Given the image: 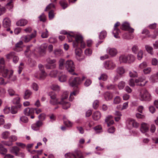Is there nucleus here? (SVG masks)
I'll list each match as a JSON object with an SVG mask.
<instances>
[{
    "mask_svg": "<svg viewBox=\"0 0 158 158\" xmlns=\"http://www.w3.org/2000/svg\"><path fill=\"white\" fill-rule=\"evenodd\" d=\"M73 37L75 38V41L73 42V46L74 47H78L79 44H80L81 47L83 48H85V44L84 42L83 39V37L80 34H74L73 36L69 34L67 35V37L68 39H71Z\"/></svg>",
    "mask_w": 158,
    "mask_h": 158,
    "instance_id": "f257e3e1",
    "label": "nucleus"
},
{
    "mask_svg": "<svg viewBox=\"0 0 158 158\" xmlns=\"http://www.w3.org/2000/svg\"><path fill=\"white\" fill-rule=\"evenodd\" d=\"M0 72L3 77L11 81H14L16 80L15 76H13V71L12 70H9L4 66H0Z\"/></svg>",
    "mask_w": 158,
    "mask_h": 158,
    "instance_id": "f03ea898",
    "label": "nucleus"
},
{
    "mask_svg": "<svg viewBox=\"0 0 158 158\" xmlns=\"http://www.w3.org/2000/svg\"><path fill=\"white\" fill-rule=\"evenodd\" d=\"M50 96L49 103L52 106H55L58 104H61L62 105V108L64 109H66V108L65 106V104L62 103L63 98L61 99L60 100L57 97L56 94H49Z\"/></svg>",
    "mask_w": 158,
    "mask_h": 158,
    "instance_id": "7ed1b4c3",
    "label": "nucleus"
},
{
    "mask_svg": "<svg viewBox=\"0 0 158 158\" xmlns=\"http://www.w3.org/2000/svg\"><path fill=\"white\" fill-rule=\"evenodd\" d=\"M139 98L142 101H149L152 99L151 94L145 89H142L139 92Z\"/></svg>",
    "mask_w": 158,
    "mask_h": 158,
    "instance_id": "20e7f679",
    "label": "nucleus"
},
{
    "mask_svg": "<svg viewBox=\"0 0 158 158\" xmlns=\"http://www.w3.org/2000/svg\"><path fill=\"white\" fill-rule=\"evenodd\" d=\"M65 66L68 72L73 75H76V74L73 73L75 68L73 62L71 60H67L65 63Z\"/></svg>",
    "mask_w": 158,
    "mask_h": 158,
    "instance_id": "39448f33",
    "label": "nucleus"
},
{
    "mask_svg": "<svg viewBox=\"0 0 158 158\" xmlns=\"http://www.w3.org/2000/svg\"><path fill=\"white\" fill-rule=\"evenodd\" d=\"M104 67L106 69L112 70L116 66L115 62L112 60H108L103 63Z\"/></svg>",
    "mask_w": 158,
    "mask_h": 158,
    "instance_id": "423d86ee",
    "label": "nucleus"
},
{
    "mask_svg": "<svg viewBox=\"0 0 158 158\" xmlns=\"http://www.w3.org/2000/svg\"><path fill=\"white\" fill-rule=\"evenodd\" d=\"M36 35V31H34V32L31 35H24L22 37V40L26 43L30 41L31 39L35 37Z\"/></svg>",
    "mask_w": 158,
    "mask_h": 158,
    "instance_id": "0eeeda50",
    "label": "nucleus"
},
{
    "mask_svg": "<svg viewBox=\"0 0 158 158\" xmlns=\"http://www.w3.org/2000/svg\"><path fill=\"white\" fill-rule=\"evenodd\" d=\"M85 78L84 77H82V80L79 77H76L72 81H69V85L72 87H76L77 85L80 84L82 81H83Z\"/></svg>",
    "mask_w": 158,
    "mask_h": 158,
    "instance_id": "6e6552de",
    "label": "nucleus"
},
{
    "mask_svg": "<svg viewBox=\"0 0 158 158\" xmlns=\"http://www.w3.org/2000/svg\"><path fill=\"white\" fill-rule=\"evenodd\" d=\"M145 78L144 77H140L138 78L135 80L136 85L140 86H143L147 83V81H145Z\"/></svg>",
    "mask_w": 158,
    "mask_h": 158,
    "instance_id": "1a4fd4ad",
    "label": "nucleus"
},
{
    "mask_svg": "<svg viewBox=\"0 0 158 158\" xmlns=\"http://www.w3.org/2000/svg\"><path fill=\"white\" fill-rule=\"evenodd\" d=\"M68 96V92L67 91L64 92L62 95L61 96V99L63 98L62 101V103L64 104H65V106L66 108V109L69 108L70 106V103L68 102L65 101L64 100L67 99Z\"/></svg>",
    "mask_w": 158,
    "mask_h": 158,
    "instance_id": "9d476101",
    "label": "nucleus"
},
{
    "mask_svg": "<svg viewBox=\"0 0 158 158\" xmlns=\"http://www.w3.org/2000/svg\"><path fill=\"white\" fill-rule=\"evenodd\" d=\"M120 24V23L118 22L114 25V30L113 31V33L114 35V37L116 38H119L118 34L120 33V31L119 30L118 28L117 27L119 26Z\"/></svg>",
    "mask_w": 158,
    "mask_h": 158,
    "instance_id": "9b49d317",
    "label": "nucleus"
},
{
    "mask_svg": "<svg viewBox=\"0 0 158 158\" xmlns=\"http://www.w3.org/2000/svg\"><path fill=\"white\" fill-rule=\"evenodd\" d=\"M11 25V21L9 18H5L3 21V26L5 28H7L6 31H9L10 29L9 28Z\"/></svg>",
    "mask_w": 158,
    "mask_h": 158,
    "instance_id": "f8f14e48",
    "label": "nucleus"
},
{
    "mask_svg": "<svg viewBox=\"0 0 158 158\" xmlns=\"http://www.w3.org/2000/svg\"><path fill=\"white\" fill-rule=\"evenodd\" d=\"M128 126L130 128L132 127L137 128L139 125L138 123L136 122L135 120L132 119H129L128 121Z\"/></svg>",
    "mask_w": 158,
    "mask_h": 158,
    "instance_id": "ddd939ff",
    "label": "nucleus"
},
{
    "mask_svg": "<svg viewBox=\"0 0 158 158\" xmlns=\"http://www.w3.org/2000/svg\"><path fill=\"white\" fill-rule=\"evenodd\" d=\"M46 76L47 73L45 71L40 72V73L37 72L34 74V77L40 80L44 79Z\"/></svg>",
    "mask_w": 158,
    "mask_h": 158,
    "instance_id": "4468645a",
    "label": "nucleus"
},
{
    "mask_svg": "<svg viewBox=\"0 0 158 158\" xmlns=\"http://www.w3.org/2000/svg\"><path fill=\"white\" fill-rule=\"evenodd\" d=\"M140 130L143 133L147 132L149 131V125L145 123H142L141 125Z\"/></svg>",
    "mask_w": 158,
    "mask_h": 158,
    "instance_id": "2eb2a0df",
    "label": "nucleus"
},
{
    "mask_svg": "<svg viewBox=\"0 0 158 158\" xmlns=\"http://www.w3.org/2000/svg\"><path fill=\"white\" fill-rule=\"evenodd\" d=\"M106 52L111 56H115L117 54L118 52L116 49L114 48H108L106 49Z\"/></svg>",
    "mask_w": 158,
    "mask_h": 158,
    "instance_id": "dca6fc26",
    "label": "nucleus"
},
{
    "mask_svg": "<svg viewBox=\"0 0 158 158\" xmlns=\"http://www.w3.org/2000/svg\"><path fill=\"white\" fill-rule=\"evenodd\" d=\"M35 109L33 108H29L28 107L26 108L24 111V114L27 116H29L32 114L34 112Z\"/></svg>",
    "mask_w": 158,
    "mask_h": 158,
    "instance_id": "f3484780",
    "label": "nucleus"
},
{
    "mask_svg": "<svg viewBox=\"0 0 158 158\" xmlns=\"http://www.w3.org/2000/svg\"><path fill=\"white\" fill-rule=\"evenodd\" d=\"M81 152H78L74 154L72 153H66L65 155L66 158H76V155H77V156H79L80 155Z\"/></svg>",
    "mask_w": 158,
    "mask_h": 158,
    "instance_id": "a211bd4d",
    "label": "nucleus"
},
{
    "mask_svg": "<svg viewBox=\"0 0 158 158\" xmlns=\"http://www.w3.org/2000/svg\"><path fill=\"white\" fill-rule=\"evenodd\" d=\"M19 151V148L16 146L12 147L10 149V152L13 154H15V156L18 155V154Z\"/></svg>",
    "mask_w": 158,
    "mask_h": 158,
    "instance_id": "6ab92c4d",
    "label": "nucleus"
},
{
    "mask_svg": "<svg viewBox=\"0 0 158 158\" xmlns=\"http://www.w3.org/2000/svg\"><path fill=\"white\" fill-rule=\"evenodd\" d=\"M117 73L120 76H122L125 72V69L123 67H119L116 69Z\"/></svg>",
    "mask_w": 158,
    "mask_h": 158,
    "instance_id": "aec40b11",
    "label": "nucleus"
},
{
    "mask_svg": "<svg viewBox=\"0 0 158 158\" xmlns=\"http://www.w3.org/2000/svg\"><path fill=\"white\" fill-rule=\"evenodd\" d=\"M28 23L27 20L24 19H21L16 23V25L19 26H23L26 25Z\"/></svg>",
    "mask_w": 158,
    "mask_h": 158,
    "instance_id": "412c9836",
    "label": "nucleus"
},
{
    "mask_svg": "<svg viewBox=\"0 0 158 158\" xmlns=\"http://www.w3.org/2000/svg\"><path fill=\"white\" fill-rule=\"evenodd\" d=\"M22 105L19 104L17 106H13L11 107V112L12 114H15L17 113L18 111V108H20L22 107Z\"/></svg>",
    "mask_w": 158,
    "mask_h": 158,
    "instance_id": "4be33fe9",
    "label": "nucleus"
},
{
    "mask_svg": "<svg viewBox=\"0 0 158 158\" xmlns=\"http://www.w3.org/2000/svg\"><path fill=\"white\" fill-rule=\"evenodd\" d=\"M10 132L8 131H5L3 132L1 135V138L3 139H8L10 135Z\"/></svg>",
    "mask_w": 158,
    "mask_h": 158,
    "instance_id": "5701e85b",
    "label": "nucleus"
},
{
    "mask_svg": "<svg viewBox=\"0 0 158 158\" xmlns=\"http://www.w3.org/2000/svg\"><path fill=\"white\" fill-rule=\"evenodd\" d=\"M101 116L100 113L98 111L95 112L93 115V118L95 120H98L100 118Z\"/></svg>",
    "mask_w": 158,
    "mask_h": 158,
    "instance_id": "b1692460",
    "label": "nucleus"
},
{
    "mask_svg": "<svg viewBox=\"0 0 158 158\" xmlns=\"http://www.w3.org/2000/svg\"><path fill=\"white\" fill-rule=\"evenodd\" d=\"M127 55H122L119 57V60L120 63H127Z\"/></svg>",
    "mask_w": 158,
    "mask_h": 158,
    "instance_id": "393cba45",
    "label": "nucleus"
},
{
    "mask_svg": "<svg viewBox=\"0 0 158 158\" xmlns=\"http://www.w3.org/2000/svg\"><path fill=\"white\" fill-rule=\"evenodd\" d=\"M104 97L106 101L111 100L113 97L112 94L109 92H106L104 94Z\"/></svg>",
    "mask_w": 158,
    "mask_h": 158,
    "instance_id": "a878e982",
    "label": "nucleus"
},
{
    "mask_svg": "<svg viewBox=\"0 0 158 158\" xmlns=\"http://www.w3.org/2000/svg\"><path fill=\"white\" fill-rule=\"evenodd\" d=\"M127 63H131L133 62L135 59V57L132 54H129L127 55Z\"/></svg>",
    "mask_w": 158,
    "mask_h": 158,
    "instance_id": "bb28decb",
    "label": "nucleus"
},
{
    "mask_svg": "<svg viewBox=\"0 0 158 158\" xmlns=\"http://www.w3.org/2000/svg\"><path fill=\"white\" fill-rule=\"evenodd\" d=\"M47 46V45L45 44H43L41 45L39 48V51L40 53H45Z\"/></svg>",
    "mask_w": 158,
    "mask_h": 158,
    "instance_id": "cd10ccee",
    "label": "nucleus"
},
{
    "mask_svg": "<svg viewBox=\"0 0 158 158\" xmlns=\"http://www.w3.org/2000/svg\"><path fill=\"white\" fill-rule=\"evenodd\" d=\"M32 92L29 90H27L25 91L24 93V95L23 98L25 99H27L29 98L30 96L32 94Z\"/></svg>",
    "mask_w": 158,
    "mask_h": 158,
    "instance_id": "c85d7f7f",
    "label": "nucleus"
},
{
    "mask_svg": "<svg viewBox=\"0 0 158 158\" xmlns=\"http://www.w3.org/2000/svg\"><path fill=\"white\" fill-rule=\"evenodd\" d=\"M114 114L117 117H115L114 119L116 121H118L121 118V116H122V114L120 112L118 111H115Z\"/></svg>",
    "mask_w": 158,
    "mask_h": 158,
    "instance_id": "c756f323",
    "label": "nucleus"
},
{
    "mask_svg": "<svg viewBox=\"0 0 158 158\" xmlns=\"http://www.w3.org/2000/svg\"><path fill=\"white\" fill-rule=\"evenodd\" d=\"M53 53L56 56H59L62 54L63 51L60 49H56L54 50Z\"/></svg>",
    "mask_w": 158,
    "mask_h": 158,
    "instance_id": "7c9ffc66",
    "label": "nucleus"
},
{
    "mask_svg": "<svg viewBox=\"0 0 158 158\" xmlns=\"http://www.w3.org/2000/svg\"><path fill=\"white\" fill-rule=\"evenodd\" d=\"M129 27V24L127 22H124L122 25V28L124 30L127 31Z\"/></svg>",
    "mask_w": 158,
    "mask_h": 158,
    "instance_id": "2f4dec72",
    "label": "nucleus"
},
{
    "mask_svg": "<svg viewBox=\"0 0 158 158\" xmlns=\"http://www.w3.org/2000/svg\"><path fill=\"white\" fill-rule=\"evenodd\" d=\"M121 99L119 96H116L114 99L113 104H117L120 103L121 102Z\"/></svg>",
    "mask_w": 158,
    "mask_h": 158,
    "instance_id": "473e14b6",
    "label": "nucleus"
},
{
    "mask_svg": "<svg viewBox=\"0 0 158 158\" xmlns=\"http://www.w3.org/2000/svg\"><path fill=\"white\" fill-rule=\"evenodd\" d=\"M60 3L63 9H65L68 6V4L67 2L64 0H62L60 2Z\"/></svg>",
    "mask_w": 158,
    "mask_h": 158,
    "instance_id": "72a5a7b5",
    "label": "nucleus"
},
{
    "mask_svg": "<svg viewBox=\"0 0 158 158\" xmlns=\"http://www.w3.org/2000/svg\"><path fill=\"white\" fill-rule=\"evenodd\" d=\"M147 51L151 55L153 54V48L152 47L148 45H146L145 46Z\"/></svg>",
    "mask_w": 158,
    "mask_h": 158,
    "instance_id": "f704fd0d",
    "label": "nucleus"
},
{
    "mask_svg": "<svg viewBox=\"0 0 158 158\" xmlns=\"http://www.w3.org/2000/svg\"><path fill=\"white\" fill-rule=\"evenodd\" d=\"M79 92V89H77L76 90H74L72 93L70 94V96L69 100L70 101H72L73 99V97H72L73 95L76 96L78 94Z\"/></svg>",
    "mask_w": 158,
    "mask_h": 158,
    "instance_id": "c9c22d12",
    "label": "nucleus"
},
{
    "mask_svg": "<svg viewBox=\"0 0 158 158\" xmlns=\"http://www.w3.org/2000/svg\"><path fill=\"white\" fill-rule=\"evenodd\" d=\"M59 69H63L64 68V60L63 59H61L59 60Z\"/></svg>",
    "mask_w": 158,
    "mask_h": 158,
    "instance_id": "e433bc0d",
    "label": "nucleus"
},
{
    "mask_svg": "<svg viewBox=\"0 0 158 158\" xmlns=\"http://www.w3.org/2000/svg\"><path fill=\"white\" fill-rule=\"evenodd\" d=\"M45 67L47 69H52L55 68L56 67V64H46L45 65Z\"/></svg>",
    "mask_w": 158,
    "mask_h": 158,
    "instance_id": "4c0bfd02",
    "label": "nucleus"
},
{
    "mask_svg": "<svg viewBox=\"0 0 158 158\" xmlns=\"http://www.w3.org/2000/svg\"><path fill=\"white\" fill-rule=\"evenodd\" d=\"M137 53H138L137 57L138 59L139 60H141L143 58V51L142 50H140Z\"/></svg>",
    "mask_w": 158,
    "mask_h": 158,
    "instance_id": "58836bf2",
    "label": "nucleus"
},
{
    "mask_svg": "<svg viewBox=\"0 0 158 158\" xmlns=\"http://www.w3.org/2000/svg\"><path fill=\"white\" fill-rule=\"evenodd\" d=\"M106 35L107 33L106 31H102L100 33L99 38L100 39H103L106 37Z\"/></svg>",
    "mask_w": 158,
    "mask_h": 158,
    "instance_id": "ea45409f",
    "label": "nucleus"
},
{
    "mask_svg": "<svg viewBox=\"0 0 158 158\" xmlns=\"http://www.w3.org/2000/svg\"><path fill=\"white\" fill-rule=\"evenodd\" d=\"M51 88L53 90L59 91L60 90V87L57 85H53L51 86Z\"/></svg>",
    "mask_w": 158,
    "mask_h": 158,
    "instance_id": "a19ab883",
    "label": "nucleus"
},
{
    "mask_svg": "<svg viewBox=\"0 0 158 158\" xmlns=\"http://www.w3.org/2000/svg\"><path fill=\"white\" fill-rule=\"evenodd\" d=\"M58 73V71L56 70H53L51 71L49 75L51 77H56Z\"/></svg>",
    "mask_w": 158,
    "mask_h": 158,
    "instance_id": "79ce46f5",
    "label": "nucleus"
},
{
    "mask_svg": "<svg viewBox=\"0 0 158 158\" xmlns=\"http://www.w3.org/2000/svg\"><path fill=\"white\" fill-rule=\"evenodd\" d=\"M108 78V76L106 74H102L101 76L98 77L99 80H102L103 81H105L107 80Z\"/></svg>",
    "mask_w": 158,
    "mask_h": 158,
    "instance_id": "37998d69",
    "label": "nucleus"
},
{
    "mask_svg": "<svg viewBox=\"0 0 158 158\" xmlns=\"http://www.w3.org/2000/svg\"><path fill=\"white\" fill-rule=\"evenodd\" d=\"M125 85V83L123 81H121L118 84V87L119 89H122L124 88Z\"/></svg>",
    "mask_w": 158,
    "mask_h": 158,
    "instance_id": "c03bdc74",
    "label": "nucleus"
},
{
    "mask_svg": "<svg viewBox=\"0 0 158 158\" xmlns=\"http://www.w3.org/2000/svg\"><path fill=\"white\" fill-rule=\"evenodd\" d=\"M132 52L135 54L137 53L139 51L138 47L136 45H134L131 48Z\"/></svg>",
    "mask_w": 158,
    "mask_h": 158,
    "instance_id": "a18cd8bd",
    "label": "nucleus"
},
{
    "mask_svg": "<svg viewBox=\"0 0 158 158\" xmlns=\"http://www.w3.org/2000/svg\"><path fill=\"white\" fill-rule=\"evenodd\" d=\"M20 102V98L19 96H17L14 98L13 100V102L14 104H19Z\"/></svg>",
    "mask_w": 158,
    "mask_h": 158,
    "instance_id": "49530a36",
    "label": "nucleus"
},
{
    "mask_svg": "<svg viewBox=\"0 0 158 158\" xmlns=\"http://www.w3.org/2000/svg\"><path fill=\"white\" fill-rule=\"evenodd\" d=\"M2 143L4 145L8 146H10L13 145V143L11 141H2Z\"/></svg>",
    "mask_w": 158,
    "mask_h": 158,
    "instance_id": "de8ad7c7",
    "label": "nucleus"
},
{
    "mask_svg": "<svg viewBox=\"0 0 158 158\" xmlns=\"http://www.w3.org/2000/svg\"><path fill=\"white\" fill-rule=\"evenodd\" d=\"M15 55V53L14 52H11L6 55V58L8 59H10L13 58Z\"/></svg>",
    "mask_w": 158,
    "mask_h": 158,
    "instance_id": "09e8293b",
    "label": "nucleus"
},
{
    "mask_svg": "<svg viewBox=\"0 0 158 158\" xmlns=\"http://www.w3.org/2000/svg\"><path fill=\"white\" fill-rule=\"evenodd\" d=\"M135 81L134 79L131 78L129 80L128 84L130 86L134 87L135 85Z\"/></svg>",
    "mask_w": 158,
    "mask_h": 158,
    "instance_id": "8fccbe9b",
    "label": "nucleus"
},
{
    "mask_svg": "<svg viewBox=\"0 0 158 158\" xmlns=\"http://www.w3.org/2000/svg\"><path fill=\"white\" fill-rule=\"evenodd\" d=\"M94 130L97 132L102 131V127L100 125H98L94 128Z\"/></svg>",
    "mask_w": 158,
    "mask_h": 158,
    "instance_id": "3c124183",
    "label": "nucleus"
},
{
    "mask_svg": "<svg viewBox=\"0 0 158 158\" xmlns=\"http://www.w3.org/2000/svg\"><path fill=\"white\" fill-rule=\"evenodd\" d=\"M3 145H4L2 143V142L0 143V150L6 153L7 152V150L6 148H5L3 147Z\"/></svg>",
    "mask_w": 158,
    "mask_h": 158,
    "instance_id": "603ef678",
    "label": "nucleus"
},
{
    "mask_svg": "<svg viewBox=\"0 0 158 158\" xmlns=\"http://www.w3.org/2000/svg\"><path fill=\"white\" fill-rule=\"evenodd\" d=\"M46 61L48 63L51 64H55L54 63L56 61L55 59H51L50 58H48L46 60Z\"/></svg>",
    "mask_w": 158,
    "mask_h": 158,
    "instance_id": "864d4df0",
    "label": "nucleus"
},
{
    "mask_svg": "<svg viewBox=\"0 0 158 158\" xmlns=\"http://www.w3.org/2000/svg\"><path fill=\"white\" fill-rule=\"evenodd\" d=\"M13 0H8L7 3L6 4V6L8 7L9 9L13 7Z\"/></svg>",
    "mask_w": 158,
    "mask_h": 158,
    "instance_id": "5fc2aeb1",
    "label": "nucleus"
},
{
    "mask_svg": "<svg viewBox=\"0 0 158 158\" xmlns=\"http://www.w3.org/2000/svg\"><path fill=\"white\" fill-rule=\"evenodd\" d=\"M55 5L53 3H50L46 7L45 10H48L52 8H55Z\"/></svg>",
    "mask_w": 158,
    "mask_h": 158,
    "instance_id": "6e6d98bb",
    "label": "nucleus"
},
{
    "mask_svg": "<svg viewBox=\"0 0 158 158\" xmlns=\"http://www.w3.org/2000/svg\"><path fill=\"white\" fill-rule=\"evenodd\" d=\"M54 16V14L53 10H51L49 12L48 17L50 19H52L53 18Z\"/></svg>",
    "mask_w": 158,
    "mask_h": 158,
    "instance_id": "4d7b16f0",
    "label": "nucleus"
},
{
    "mask_svg": "<svg viewBox=\"0 0 158 158\" xmlns=\"http://www.w3.org/2000/svg\"><path fill=\"white\" fill-rule=\"evenodd\" d=\"M67 77L65 75H62L59 77V80L61 82L65 81Z\"/></svg>",
    "mask_w": 158,
    "mask_h": 158,
    "instance_id": "13d9d810",
    "label": "nucleus"
},
{
    "mask_svg": "<svg viewBox=\"0 0 158 158\" xmlns=\"http://www.w3.org/2000/svg\"><path fill=\"white\" fill-rule=\"evenodd\" d=\"M40 20L41 21L44 22L46 21V16L44 14H42L41 15H40L39 17Z\"/></svg>",
    "mask_w": 158,
    "mask_h": 158,
    "instance_id": "bf43d9fd",
    "label": "nucleus"
},
{
    "mask_svg": "<svg viewBox=\"0 0 158 158\" xmlns=\"http://www.w3.org/2000/svg\"><path fill=\"white\" fill-rule=\"evenodd\" d=\"M31 87L35 91H37L39 87L37 84L33 83L32 84Z\"/></svg>",
    "mask_w": 158,
    "mask_h": 158,
    "instance_id": "052dcab7",
    "label": "nucleus"
},
{
    "mask_svg": "<svg viewBox=\"0 0 158 158\" xmlns=\"http://www.w3.org/2000/svg\"><path fill=\"white\" fill-rule=\"evenodd\" d=\"M48 31L47 29H46V32H44L42 33L41 35L42 37L43 38H47L48 35Z\"/></svg>",
    "mask_w": 158,
    "mask_h": 158,
    "instance_id": "680f3d73",
    "label": "nucleus"
},
{
    "mask_svg": "<svg viewBox=\"0 0 158 158\" xmlns=\"http://www.w3.org/2000/svg\"><path fill=\"white\" fill-rule=\"evenodd\" d=\"M46 114L44 113L40 114L38 116V118L40 120H44L46 118Z\"/></svg>",
    "mask_w": 158,
    "mask_h": 158,
    "instance_id": "e2e57ef3",
    "label": "nucleus"
},
{
    "mask_svg": "<svg viewBox=\"0 0 158 158\" xmlns=\"http://www.w3.org/2000/svg\"><path fill=\"white\" fill-rule=\"evenodd\" d=\"M129 76L131 77H137V74L136 72L135 71L130 72L129 73Z\"/></svg>",
    "mask_w": 158,
    "mask_h": 158,
    "instance_id": "0e129e2a",
    "label": "nucleus"
},
{
    "mask_svg": "<svg viewBox=\"0 0 158 158\" xmlns=\"http://www.w3.org/2000/svg\"><path fill=\"white\" fill-rule=\"evenodd\" d=\"M85 53L87 56H90L92 53V51L90 49H87L85 50Z\"/></svg>",
    "mask_w": 158,
    "mask_h": 158,
    "instance_id": "69168bd1",
    "label": "nucleus"
},
{
    "mask_svg": "<svg viewBox=\"0 0 158 158\" xmlns=\"http://www.w3.org/2000/svg\"><path fill=\"white\" fill-rule=\"evenodd\" d=\"M99 101L96 100H95L93 103V106L94 109H96L99 106Z\"/></svg>",
    "mask_w": 158,
    "mask_h": 158,
    "instance_id": "338daca9",
    "label": "nucleus"
},
{
    "mask_svg": "<svg viewBox=\"0 0 158 158\" xmlns=\"http://www.w3.org/2000/svg\"><path fill=\"white\" fill-rule=\"evenodd\" d=\"M20 120L23 122L26 123L28 122V119L26 116H23L20 117Z\"/></svg>",
    "mask_w": 158,
    "mask_h": 158,
    "instance_id": "774afa93",
    "label": "nucleus"
}]
</instances>
